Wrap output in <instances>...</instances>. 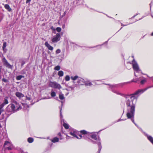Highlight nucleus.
Segmentation results:
<instances>
[{"instance_id": "obj_32", "label": "nucleus", "mask_w": 153, "mask_h": 153, "mask_svg": "<svg viewBox=\"0 0 153 153\" xmlns=\"http://www.w3.org/2000/svg\"><path fill=\"white\" fill-rule=\"evenodd\" d=\"M4 111V110L2 107L0 106V115L1 114V113Z\"/></svg>"}, {"instance_id": "obj_22", "label": "nucleus", "mask_w": 153, "mask_h": 153, "mask_svg": "<svg viewBox=\"0 0 153 153\" xmlns=\"http://www.w3.org/2000/svg\"><path fill=\"white\" fill-rule=\"evenodd\" d=\"M85 85L86 86H91L92 85V84L91 82L88 81L85 83Z\"/></svg>"}, {"instance_id": "obj_28", "label": "nucleus", "mask_w": 153, "mask_h": 153, "mask_svg": "<svg viewBox=\"0 0 153 153\" xmlns=\"http://www.w3.org/2000/svg\"><path fill=\"white\" fill-rule=\"evenodd\" d=\"M70 79V77L69 75H67L65 77V80L66 81H68Z\"/></svg>"}, {"instance_id": "obj_23", "label": "nucleus", "mask_w": 153, "mask_h": 153, "mask_svg": "<svg viewBox=\"0 0 153 153\" xmlns=\"http://www.w3.org/2000/svg\"><path fill=\"white\" fill-rule=\"evenodd\" d=\"M56 95V93L53 91L52 90L51 91V95L52 97H53L55 96Z\"/></svg>"}, {"instance_id": "obj_46", "label": "nucleus", "mask_w": 153, "mask_h": 153, "mask_svg": "<svg viewBox=\"0 0 153 153\" xmlns=\"http://www.w3.org/2000/svg\"><path fill=\"white\" fill-rule=\"evenodd\" d=\"M151 35L153 36V32L151 33Z\"/></svg>"}, {"instance_id": "obj_39", "label": "nucleus", "mask_w": 153, "mask_h": 153, "mask_svg": "<svg viewBox=\"0 0 153 153\" xmlns=\"http://www.w3.org/2000/svg\"><path fill=\"white\" fill-rule=\"evenodd\" d=\"M7 149L8 150H10L12 149V148L11 147H7Z\"/></svg>"}, {"instance_id": "obj_29", "label": "nucleus", "mask_w": 153, "mask_h": 153, "mask_svg": "<svg viewBox=\"0 0 153 153\" xmlns=\"http://www.w3.org/2000/svg\"><path fill=\"white\" fill-rule=\"evenodd\" d=\"M2 82H4L5 83L7 82H8V80L7 79H5L4 78H3L2 79Z\"/></svg>"}, {"instance_id": "obj_38", "label": "nucleus", "mask_w": 153, "mask_h": 153, "mask_svg": "<svg viewBox=\"0 0 153 153\" xmlns=\"http://www.w3.org/2000/svg\"><path fill=\"white\" fill-rule=\"evenodd\" d=\"M26 99L27 100H30L31 99L29 97H26Z\"/></svg>"}, {"instance_id": "obj_15", "label": "nucleus", "mask_w": 153, "mask_h": 153, "mask_svg": "<svg viewBox=\"0 0 153 153\" xmlns=\"http://www.w3.org/2000/svg\"><path fill=\"white\" fill-rule=\"evenodd\" d=\"M51 141L53 143L57 142L59 141V138L57 137H55L52 139Z\"/></svg>"}, {"instance_id": "obj_14", "label": "nucleus", "mask_w": 153, "mask_h": 153, "mask_svg": "<svg viewBox=\"0 0 153 153\" xmlns=\"http://www.w3.org/2000/svg\"><path fill=\"white\" fill-rule=\"evenodd\" d=\"M4 8L6 10H8V11L9 12H10L12 10V9L10 7V6L8 4H6L4 5Z\"/></svg>"}, {"instance_id": "obj_16", "label": "nucleus", "mask_w": 153, "mask_h": 153, "mask_svg": "<svg viewBox=\"0 0 153 153\" xmlns=\"http://www.w3.org/2000/svg\"><path fill=\"white\" fill-rule=\"evenodd\" d=\"M59 98L61 100H63L65 98L63 94H62V93L59 94Z\"/></svg>"}, {"instance_id": "obj_19", "label": "nucleus", "mask_w": 153, "mask_h": 153, "mask_svg": "<svg viewBox=\"0 0 153 153\" xmlns=\"http://www.w3.org/2000/svg\"><path fill=\"white\" fill-rule=\"evenodd\" d=\"M148 140L152 143L153 144V138L151 136H149L148 137Z\"/></svg>"}, {"instance_id": "obj_25", "label": "nucleus", "mask_w": 153, "mask_h": 153, "mask_svg": "<svg viewBox=\"0 0 153 153\" xmlns=\"http://www.w3.org/2000/svg\"><path fill=\"white\" fill-rule=\"evenodd\" d=\"M60 67L59 65H57L54 68V69L55 70L59 71L60 69Z\"/></svg>"}, {"instance_id": "obj_34", "label": "nucleus", "mask_w": 153, "mask_h": 153, "mask_svg": "<svg viewBox=\"0 0 153 153\" xmlns=\"http://www.w3.org/2000/svg\"><path fill=\"white\" fill-rule=\"evenodd\" d=\"M79 137H78V138H77V139H80L81 138H85V137H84V136L82 137L81 134H79Z\"/></svg>"}, {"instance_id": "obj_30", "label": "nucleus", "mask_w": 153, "mask_h": 153, "mask_svg": "<svg viewBox=\"0 0 153 153\" xmlns=\"http://www.w3.org/2000/svg\"><path fill=\"white\" fill-rule=\"evenodd\" d=\"M61 28L60 27H57L56 28V30L58 32H60L61 30Z\"/></svg>"}, {"instance_id": "obj_44", "label": "nucleus", "mask_w": 153, "mask_h": 153, "mask_svg": "<svg viewBox=\"0 0 153 153\" xmlns=\"http://www.w3.org/2000/svg\"><path fill=\"white\" fill-rule=\"evenodd\" d=\"M2 68V66H0V73H1V68Z\"/></svg>"}, {"instance_id": "obj_17", "label": "nucleus", "mask_w": 153, "mask_h": 153, "mask_svg": "<svg viewBox=\"0 0 153 153\" xmlns=\"http://www.w3.org/2000/svg\"><path fill=\"white\" fill-rule=\"evenodd\" d=\"M64 73L62 71H59L58 73V75L59 76H62L63 75Z\"/></svg>"}, {"instance_id": "obj_36", "label": "nucleus", "mask_w": 153, "mask_h": 153, "mask_svg": "<svg viewBox=\"0 0 153 153\" xmlns=\"http://www.w3.org/2000/svg\"><path fill=\"white\" fill-rule=\"evenodd\" d=\"M25 63V62L24 61H22V62L21 66H22Z\"/></svg>"}, {"instance_id": "obj_20", "label": "nucleus", "mask_w": 153, "mask_h": 153, "mask_svg": "<svg viewBox=\"0 0 153 153\" xmlns=\"http://www.w3.org/2000/svg\"><path fill=\"white\" fill-rule=\"evenodd\" d=\"M24 76L22 75H19L16 77V79L17 80H20L22 78L24 77Z\"/></svg>"}, {"instance_id": "obj_2", "label": "nucleus", "mask_w": 153, "mask_h": 153, "mask_svg": "<svg viewBox=\"0 0 153 153\" xmlns=\"http://www.w3.org/2000/svg\"><path fill=\"white\" fill-rule=\"evenodd\" d=\"M13 103H14L10 104L7 106L6 108L7 112L13 113L21 109V106L16 101H14Z\"/></svg>"}, {"instance_id": "obj_1", "label": "nucleus", "mask_w": 153, "mask_h": 153, "mask_svg": "<svg viewBox=\"0 0 153 153\" xmlns=\"http://www.w3.org/2000/svg\"><path fill=\"white\" fill-rule=\"evenodd\" d=\"M118 85H110L109 88L111 89V91L114 93L120 95L126 98L128 96H130V99H128L126 101V105L127 107V113L126 114V116L128 118L130 119L132 122L136 125V124L134 121V115L135 112V107L136 102H134V100L135 99V95L142 94L146 91L148 88L150 87H147L144 89H140L134 92L133 94L130 95H126L120 93L119 92L113 89L115 88L118 87Z\"/></svg>"}, {"instance_id": "obj_42", "label": "nucleus", "mask_w": 153, "mask_h": 153, "mask_svg": "<svg viewBox=\"0 0 153 153\" xmlns=\"http://www.w3.org/2000/svg\"><path fill=\"white\" fill-rule=\"evenodd\" d=\"M123 120V119H120L119 120H118V121H121V120Z\"/></svg>"}, {"instance_id": "obj_5", "label": "nucleus", "mask_w": 153, "mask_h": 153, "mask_svg": "<svg viewBox=\"0 0 153 153\" xmlns=\"http://www.w3.org/2000/svg\"><path fill=\"white\" fill-rule=\"evenodd\" d=\"M2 61L3 63V65L9 69H12L13 65H10L4 57L2 59Z\"/></svg>"}, {"instance_id": "obj_9", "label": "nucleus", "mask_w": 153, "mask_h": 153, "mask_svg": "<svg viewBox=\"0 0 153 153\" xmlns=\"http://www.w3.org/2000/svg\"><path fill=\"white\" fill-rule=\"evenodd\" d=\"M79 132L76 130H73L72 131L70 132V134L74 137L78 138L77 134H78Z\"/></svg>"}, {"instance_id": "obj_21", "label": "nucleus", "mask_w": 153, "mask_h": 153, "mask_svg": "<svg viewBox=\"0 0 153 153\" xmlns=\"http://www.w3.org/2000/svg\"><path fill=\"white\" fill-rule=\"evenodd\" d=\"M63 126L66 129H68L69 128V125L67 123H64L63 124Z\"/></svg>"}, {"instance_id": "obj_43", "label": "nucleus", "mask_w": 153, "mask_h": 153, "mask_svg": "<svg viewBox=\"0 0 153 153\" xmlns=\"http://www.w3.org/2000/svg\"><path fill=\"white\" fill-rule=\"evenodd\" d=\"M125 83H121L120 84V85H124L125 84Z\"/></svg>"}, {"instance_id": "obj_37", "label": "nucleus", "mask_w": 153, "mask_h": 153, "mask_svg": "<svg viewBox=\"0 0 153 153\" xmlns=\"http://www.w3.org/2000/svg\"><path fill=\"white\" fill-rule=\"evenodd\" d=\"M58 135H59V136H60V139H62V138H61V133L60 132H59V133H58Z\"/></svg>"}, {"instance_id": "obj_41", "label": "nucleus", "mask_w": 153, "mask_h": 153, "mask_svg": "<svg viewBox=\"0 0 153 153\" xmlns=\"http://www.w3.org/2000/svg\"><path fill=\"white\" fill-rule=\"evenodd\" d=\"M31 0H26V3H28L31 1Z\"/></svg>"}, {"instance_id": "obj_12", "label": "nucleus", "mask_w": 153, "mask_h": 153, "mask_svg": "<svg viewBox=\"0 0 153 153\" xmlns=\"http://www.w3.org/2000/svg\"><path fill=\"white\" fill-rule=\"evenodd\" d=\"M84 80L82 78H79L78 79L77 83L80 85H83L84 84Z\"/></svg>"}, {"instance_id": "obj_33", "label": "nucleus", "mask_w": 153, "mask_h": 153, "mask_svg": "<svg viewBox=\"0 0 153 153\" xmlns=\"http://www.w3.org/2000/svg\"><path fill=\"white\" fill-rule=\"evenodd\" d=\"M10 143V142L8 141H7V140L5 141V143H4V146H5L6 145H7L8 143Z\"/></svg>"}, {"instance_id": "obj_40", "label": "nucleus", "mask_w": 153, "mask_h": 153, "mask_svg": "<svg viewBox=\"0 0 153 153\" xmlns=\"http://www.w3.org/2000/svg\"><path fill=\"white\" fill-rule=\"evenodd\" d=\"M66 11L65 12H64V13H63V15H62V17L64 16L66 14Z\"/></svg>"}, {"instance_id": "obj_18", "label": "nucleus", "mask_w": 153, "mask_h": 153, "mask_svg": "<svg viewBox=\"0 0 153 153\" xmlns=\"http://www.w3.org/2000/svg\"><path fill=\"white\" fill-rule=\"evenodd\" d=\"M33 139L32 137H29L27 139V141L29 143H31L33 141Z\"/></svg>"}, {"instance_id": "obj_6", "label": "nucleus", "mask_w": 153, "mask_h": 153, "mask_svg": "<svg viewBox=\"0 0 153 153\" xmlns=\"http://www.w3.org/2000/svg\"><path fill=\"white\" fill-rule=\"evenodd\" d=\"M49 85L50 86L55 88H61L60 85L55 82H51Z\"/></svg>"}, {"instance_id": "obj_47", "label": "nucleus", "mask_w": 153, "mask_h": 153, "mask_svg": "<svg viewBox=\"0 0 153 153\" xmlns=\"http://www.w3.org/2000/svg\"><path fill=\"white\" fill-rule=\"evenodd\" d=\"M65 27V25H63L62 26V27L63 28Z\"/></svg>"}, {"instance_id": "obj_31", "label": "nucleus", "mask_w": 153, "mask_h": 153, "mask_svg": "<svg viewBox=\"0 0 153 153\" xmlns=\"http://www.w3.org/2000/svg\"><path fill=\"white\" fill-rule=\"evenodd\" d=\"M146 82V80L145 79H143L140 81V83L141 84H143L145 82Z\"/></svg>"}, {"instance_id": "obj_48", "label": "nucleus", "mask_w": 153, "mask_h": 153, "mask_svg": "<svg viewBox=\"0 0 153 153\" xmlns=\"http://www.w3.org/2000/svg\"><path fill=\"white\" fill-rule=\"evenodd\" d=\"M0 127H1V124H0Z\"/></svg>"}, {"instance_id": "obj_27", "label": "nucleus", "mask_w": 153, "mask_h": 153, "mask_svg": "<svg viewBox=\"0 0 153 153\" xmlns=\"http://www.w3.org/2000/svg\"><path fill=\"white\" fill-rule=\"evenodd\" d=\"M7 46V43L6 42H4L3 44V46L2 47V49L3 50H4L6 47Z\"/></svg>"}, {"instance_id": "obj_35", "label": "nucleus", "mask_w": 153, "mask_h": 153, "mask_svg": "<svg viewBox=\"0 0 153 153\" xmlns=\"http://www.w3.org/2000/svg\"><path fill=\"white\" fill-rule=\"evenodd\" d=\"M60 52L61 51L59 49H57L56 51V53H60Z\"/></svg>"}, {"instance_id": "obj_4", "label": "nucleus", "mask_w": 153, "mask_h": 153, "mask_svg": "<svg viewBox=\"0 0 153 153\" xmlns=\"http://www.w3.org/2000/svg\"><path fill=\"white\" fill-rule=\"evenodd\" d=\"M132 65L134 71L138 72L140 71L137 63L135 61L134 59H133L132 61Z\"/></svg>"}, {"instance_id": "obj_24", "label": "nucleus", "mask_w": 153, "mask_h": 153, "mask_svg": "<svg viewBox=\"0 0 153 153\" xmlns=\"http://www.w3.org/2000/svg\"><path fill=\"white\" fill-rule=\"evenodd\" d=\"M62 106L60 108V118L61 119H62L63 117V116L62 115Z\"/></svg>"}, {"instance_id": "obj_3", "label": "nucleus", "mask_w": 153, "mask_h": 153, "mask_svg": "<svg viewBox=\"0 0 153 153\" xmlns=\"http://www.w3.org/2000/svg\"><path fill=\"white\" fill-rule=\"evenodd\" d=\"M89 135L95 141H94L92 140H90V141L92 143L94 144H97L99 146V149L98 151V153H100L101 150L102 149V146L101 143L100 142V138L99 136L97 137V135L95 134H92L91 133Z\"/></svg>"}, {"instance_id": "obj_10", "label": "nucleus", "mask_w": 153, "mask_h": 153, "mask_svg": "<svg viewBox=\"0 0 153 153\" xmlns=\"http://www.w3.org/2000/svg\"><path fill=\"white\" fill-rule=\"evenodd\" d=\"M45 45L47 47L48 49L50 51H53V47L51 46L48 42H46L45 43Z\"/></svg>"}, {"instance_id": "obj_13", "label": "nucleus", "mask_w": 153, "mask_h": 153, "mask_svg": "<svg viewBox=\"0 0 153 153\" xmlns=\"http://www.w3.org/2000/svg\"><path fill=\"white\" fill-rule=\"evenodd\" d=\"M80 133L82 134L83 135H88L89 136V135L90 134H90V133H89V132H88L87 131H86L85 130H81L80 131Z\"/></svg>"}, {"instance_id": "obj_26", "label": "nucleus", "mask_w": 153, "mask_h": 153, "mask_svg": "<svg viewBox=\"0 0 153 153\" xmlns=\"http://www.w3.org/2000/svg\"><path fill=\"white\" fill-rule=\"evenodd\" d=\"M78 78V76H75L74 77L71 76V79L73 80H76Z\"/></svg>"}, {"instance_id": "obj_45", "label": "nucleus", "mask_w": 153, "mask_h": 153, "mask_svg": "<svg viewBox=\"0 0 153 153\" xmlns=\"http://www.w3.org/2000/svg\"><path fill=\"white\" fill-rule=\"evenodd\" d=\"M136 15H135L132 18H134V17L136 16Z\"/></svg>"}, {"instance_id": "obj_11", "label": "nucleus", "mask_w": 153, "mask_h": 153, "mask_svg": "<svg viewBox=\"0 0 153 153\" xmlns=\"http://www.w3.org/2000/svg\"><path fill=\"white\" fill-rule=\"evenodd\" d=\"M15 95L17 97L19 98L23 97H24V95L23 94L18 92H16L15 93Z\"/></svg>"}, {"instance_id": "obj_7", "label": "nucleus", "mask_w": 153, "mask_h": 153, "mask_svg": "<svg viewBox=\"0 0 153 153\" xmlns=\"http://www.w3.org/2000/svg\"><path fill=\"white\" fill-rule=\"evenodd\" d=\"M60 34L59 33H57L56 35L53 36L51 41L53 42H57L60 40Z\"/></svg>"}, {"instance_id": "obj_8", "label": "nucleus", "mask_w": 153, "mask_h": 153, "mask_svg": "<svg viewBox=\"0 0 153 153\" xmlns=\"http://www.w3.org/2000/svg\"><path fill=\"white\" fill-rule=\"evenodd\" d=\"M8 99V97H5L4 99V102L0 105V106L3 108L5 105L8 104L9 103Z\"/></svg>"}]
</instances>
